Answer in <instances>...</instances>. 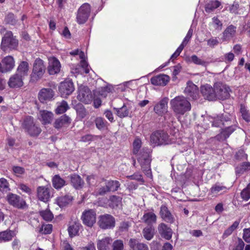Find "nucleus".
Here are the masks:
<instances>
[{
	"label": "nucleus",
	"mask_w": 250,
	"mask_h": 250,
	"mask_svg": "<svg viewBox=\"0 0 250 250\" xmlns=\"http://www.w3.org/2000/svg\"><path fill=\"white\" fill-rule=\"evenodd\" d=\"M240 112L242 114V116L243 118L245 121H246L247 122H249L250 121V115L245 106L243 105H241Z\"/></svg>",
	"instance_id": "nucleus-57"
},
{
	"label": "nucleus",
	"mask_w": 250,
	"mask_h": 250,
	"mask_svg": "<svg viewBox=\"0 0 250 250\" xmlns=\"http://www.w3.org/2000/svg\"><path fill=\"white\" fill-rule=\"evenodd\" d=\"M18 44V41L13 37L11 31H7L2 39L1 48L4 51L15 49Z\"/></svg>",
	"instance_id": "nucleus-4"
},
{
	"label": "nucleus",
	"mask_w": 250,
	"mask_h": 250,
	"mask_svg": "<svg viewBox=\"0 0 250 250\" xmlns=\"http://www.w3.org/2000/svg\"><path fill=\"white\" fill-rule=\"evenodd\" d=\"M105 184L109 192L117 191L120 186V184L118 181L110 180L106 182Z\"/></svg>",
	"instance_id": "nucleus-43"
},
{
	"label": "nucleus",
	"mask_w": 250,
	"mask_h": 250,
	"mask_svg": "<svg viewBox=\"0 0 250 250\" xmlns=\"http://www.w3.org/2000/svg\"><path fill=\"white\" fill-rule=\"evenodd\" d=\"M112 250H123L124 245L123 241L121 240H115L112 244Z\"/></svg>",
	"instance_id": "nucleus-56"
},
{
	"label": "nucleus",
	"mask_w": 250,
	"mask_h": 250,
	"mask_svg": "<svg viewBox=\"0 0 250 250\" xmlns=\"http://www.w3.org/2000/svg\"><path fill=\"white\" fill-rule=\"evenodd\" d=\"M230 115L220 114L214 116H209L208 120L211 123L212 126L217 127H222L232 123Z\"/></svg>",
	"instance_id": "nucleus-5"
},
{
	"label": "nucleus",
	"mask_w": 250,
	"mask_h": 250,
	"mask_svg": "<svg viewBox=\"0 0 250 250\" xmlns=\"http://www.w3.org/2000/svg\"><path fill=\"white\" fill-rule=\"evenodd\" d=\"M168 98L165 97L162 99L159 102L156 104L154 107V112L159 116H162L167 111Z\"/></svg>",
	"instance_id": "nucleus-20"
},
{
	"label": "nucleus",
	"mask_w": 250,
	"mask_h": 250,
	"mask_svg": "<svg viewBox=\"0 0 250 250\" xmlns=\"http://www.w3.org/2000/svg\"><path fill=\"white\" fill-rule=\"evenodd\" d=\"M127 178L130 180H135L138 181H140L143 183L144 182L142 175L139 173H135L133 175L127 176Z\"/></svg>",
	"instance_id": "nucleus-61"
},
{
	"label": "nucleus",
	"mask_w": 250,
	"mask_h": 250,
	"mask_svg": "<svg viewBox=\"0 0 250 250\" xmlns=\"http://www.w3.org/2000/svg\"><path fill=\"white\" fill-rule=\"evenodd\" d=\"M70 181L73 187L76 189L82 188L84 184L83 180L77 174L71 175Z\"/></svg>",
	"instance_id": "nucleus-30"
},
{
	"label": "nucleus",
	"mask_w": 250,
	"mask_h": 250,
	"mask_svg": "<svg viewBox=\"0 0 250 250\" xmlns=\"http://www.w3.org/2000/svg\"><path fill=\"white\" fill-rule=\"evenodd\" d=\"M81 219L84 225L91 227L96 222V212L92 209L85 210L82 214Z\"/></svg>",
	"instance_id": "nucleus-15"
},
{
	"label": "nucleus",
	"mask_w": 250,
	"mask_h": 250,
	"mask_svg": "<svg viewBox=\"0 0 250 250\" xmlns=\"http://www.w3.org/2000/svg\"><path fill=\"white\" fill-rule=\"evenodd\" d=\"M169 143L168 134L163 131L154 132L150 136V143L153 146L167 145Z\"/></svg>",
	"instance_id": "nucleus-3"
},
{
	"label": "nucleus",
	"mask_w": 250,
	"mask_h": 250,
	"mask_svg": "<svg viewBox=\"0 0 250 250\" xmlns=\"http://www.w3.org/2000/svg\"><path fill=\"white\" fill-rule=\"evenodd\" d=\"M4 21L6 23L11 25H15L17 22L14 15L11 13H9L6 15Z\"/></svg>",
	"instance_id": "nucleus-54"
},
{
	"label": "nucleus",
	"mask_w": 250,
	"mask_h": 250,
	"mask_svg": "<svg viewBox=\"0 0 250 250\" xmlns=\"http://www.w3.org/2000/svg\"><path fill=\"white\" fill-rule=\"evenodd\" d=\"M158 230L161 236L167 240L172 237V230L167 225L163 223H160L158 226Z\"/></svg>",
	"instance_id": "nucleus-21"
},
{
	"label": "nucleus",
	"mask_w": 250,
	"mask_h": 250,
	"mask_svg": "<svg viewBox=\"0 0 250 250\" xmlns=\"http://www.w3.org/2000/svg\"><path fill=\"white\" fill-rule=\"evenodd\" d=\"M189 61L197 65H200L203 66H206L208 64V62L202 60L198 58L196 55H193L191 56Z\"/></svg>",
	"instance_id": "nucleus-47"
},
{
	"label": "nucleus",
	"mask_w": 250,
	"mask_h": 250,
	"mask_svg": "<svg viewBox=\"0 0 250 250\" xmlns=\"http://www.w3.org/2000/svg\"><path fill=\"white\" fill-rule=\"evenodd\" d=\"M73 200V197L71 195H65L58 197L56 199V203L58 205L63 208L71 204Z\"/></svg>",
	"instance_id": "nucleus-29"
},
{
	"label": "nucleus",
	"mask_w": 250,
	"mask_h": 250,
	"mask_svg": "<svg viewBox=\"0 0 250 250\" xmlns=\"http://www.w3.org/2000/svg\"><path fill=\"white\" fill-rule=\"evenodd\" d=\"M8 85L11 88H18L23 85V77L18 74H15L11 76L8 81Z\"/></svg>",
	"instance_id": "nucleus-24"
},
{
	"label": "nucleus",
	"mask_w": 250,
	"mask_h": 250,
	"mask_svg": "<svg viewBox=\"0 0 250 250\" xmlns=\"http://www.w3.org/2000/svg\"><path fill=\"white\" fill-rule=\"evenodd\" d=\"M95 123L97 128L101 130L106 127L107 122L102 117H97L95 120Z\"/></svg>",
	"instance_id": "nucleus-51"
},
{
	"label": "nucleus",
	"mask_w": 250,
	"mask_h": 250,
	"mask_svg": "<svg viewBox=\"0 0 250 250\" xmlns=\"http://www.w3.org/2000/svg\"><path fill=\"white\" fill-rule=\"evenodd\" d=\"M115 219L109 214L101 215L98 222L100 227L103 229H110L115 226Z\"/></svg>",
	"instance_id": "nucleus-12"
},
{
	"label": "nucleus",
	"mask_w": 250,
	"mask_h": 250,
	"mask_svg": "<svg viewBox=\"0 0 250 250\" xmlns=\"http://www.w3.org/2000/svg\"><path fill=\"white\" fill-rule=\"evenodd\" d=\"M52 182L53 187L57 189H61L66 184L65 181L59 175H55L53 177Z\"/></svg>",
	"instance_id": "nucleus-38"
},
{
	"label": "nucleus",
	"mask_w": 250,
	"mask_h": 250,
	"mask_svg": "<svg viewBox=\"0 0 250 250\" xmlns=\"http://www.w3.org/2000/svg\"><path fill=\"white\" fill-rule=\"evenodd\" d=\"M141 146V140L139 138L135 139L133 143V153L134 154H137L139 152Z\"/></svg>",
	"instance_id": "nucleus-53"
},
{
	"label": "nucleus",
	"mask_w": 250,
	"mask_h": 250,
	"mask_svg": "<svg viewBox=\"0 0 250 250\" xmlns=\"http://www.w3.org/2000/svg\"><path fill=\"white\" fill-rule=\"evenodd\" d=\"M171 110L178 118L190 111L191 105L188 99L183 96H176L170 101Z\"/></svg>",
	"instance_id": "nucleus-1"
},
{
	"label": "nucleus",
	"mask_w": 250,
	"mask_h": 250,
	"mask_svg": "<svg viewBox=\"0 0 250 250\" xmlns=\"http://www.w3.org/2000/svg\"><path fill=\"white\" fill-rule=\"evenodd\" d=\"M45 71V67L43 61L40 59H37L34 63L32 72L30 75V81L36 82L41 79Z\"/></svg>",
	"instance_id": "nucleus-2"
},
{
	"label": "nucleus",
	"mask_w": 250,
	"mask_h": 250,
	"mask_svg": "<svg viewBox=\"0 0 250 250\" xmlns=\"http://www.w3.org/2000/svg\"><path fill=\"white\" fill-rule=\"evenodd\" d=\"M69 108L67 103L65 101H62L58 105L56 109V112L57 114H62L65 112Z\"/></svg>",
	"instance_id": "nucleus-45"
},
{
	"label": "nucleus",
	"mask_w": 250,
	"mask_h": 250,
	"mask_svg": "<svg viewBox=\"0 0 250 250\" xmlns=\"http://www.w3.org/2000/svg\"><path fill=\"white\" fill-rule=\"evenodd\" d=\"M40 214L46 221H50L53 218V214L48 209L40 211Z\"/></svg>",
	"instance_id": "nucleus-48"
},
{
	"label": "nucleus",
	"mask_w": 250,
	"mask_h": 250,
	"mask_svg": "<svg viewBox=\"0 0 250 250\" xmlns=\"http://www.w3.org/2000/svg\"><path fill=\"white\" fill-rule=\"evenodd\" d=\"M23 127L31 136H37L41 132V129L35 125L33 118L31 116L27 117L24 119Z\"/></svg>",
	"instance_id": "nucleus-10"
},
{
	"label": "nucleus",
	"mask_w": 250,
	"mask_h": 250,
	"mask_svg": "<svg viewBox=\"0 0 250 250\" xmlns=\"http://www.w3.org/2000/svg\"><path fill=\"white\" fill-rule=\"evenodd\" d=\"M229 10L232 14L243 15L244 14L245 9L243 6L239 5L236 2H234L230 6Z\"/></svg>",
	"instance_id": "nucleus-39"
},
{
	"label": "nucleus",
	"mask_w": 250,
	"mask_h": 250,
	"mask_svg": "<svg viewBox=\"0 0 250 250\" xmlns=\"http://www.w3.org/2000/svg\"><path fill=\"white\" fill-rule=\"evenodd\" d=\"M201 92L205 99L208 101L216 100L214 87L209 84H206L201 87Z\"/></svg>",
	"instance_id": "nucleus-18"
},
{
	"label": "nucleus",
	"mask_w": 250,
	"mask_h": 250,
	"mask_svg": "<svg viewBox=\"0 0 250 250\" xmlns=\"http://www.w3.org/2000/svg\"><path fill=\"white\" fill-rule=\"evenodd\" d=\"M221 5L220 1L217 0H211L207 3L205 6V11L210 13L213 12L215 9L220 7Z\"/></svg>",
	"instance_id": "nucleus-37"
},
{
	"label": "nucleus",
	"mask_w": 250,
	"mask_h": 250,
	"mask_svg": "<svg viewBox=\"0 0 250 250\" xmlns=\"http://www.w3.org/2000/svg\"><path fill=\"white\" fill-rule=\"evenodd\" d=\"M236 32V27L233 25L228 26L223 33L224 41H227L233 38Z\"/></svg>",
	"instance_id": "nucleus-33"
},
{
	"label": "nucleus",
	"mask_w": 250,
	"mask_h": 250,
	"mask_svg": "<svg viewBox=\"0 0 250 250\" xmlns=\"http://www.w3.org/2000/svg\"><path fill=\"white\" fill-rule=\"evenodd\" d=\"M169 77L164 74L157 75L150 79L151 83L155 85H165L168 83Z\"/></svg>",
	"instance_id": "nucleus-23"
},
{
	"label": "nucleus",
	"mask_w": 250,
	"mask_h": 250,
	"mask_svg": "<svg viewBox=\"0 0 250 250\" xmlns=\"http://www.w3.org/2000/svg\"><path fill=\"white\" fill-rule=\"evenodd\" d=\"M53 118V114L47 110H41L39 112V119L42 124H50Z\"/></svg>",
	"instance_id": "nucleus-26"
},
{
	"label": "nucleus",
	"mask_w": 250,
	"mask_h": 250,
	"mask_svg": "<svg viewBox=\"0 0 250 250\" xmlns=\"http://www.w3.org/2000/svg\"><path fill=\"white\" fill-rule=\"evenodd\" d=\"M239 222L238 221H235L233 224L227 229L223 234V238H226L228 236L230 235L232 232L238 227Z\"/></svg>",
	"instance_id": "nucleus-46"
},
{
	"label": "nucleus",
	"mask_w": 250,
	"mask_h": 250,
	"mask_svg": "<svg viewBox=\"0 0 250 250\" xmlns=\"http://www.w3.org/2000/svg\"><path fill=\"white\" fill-rule=\"evenodd\" d=\"M130 250H149L147 245L142 243H139L136 239H130L129 241Z\"/></svg>",
	"instance_id": "nucleus-31"
},
{
	"label": "nucleus",
	"mask_w": 250,
	"mask_h": 250,
	"mask_svg": "<svg viewBox=\"0 0 250 250\" xmlns=\"http://www.w3.org/2000/svg\"><path fill=\"white\" fill-rule=\"evenodd\" d=\"M81 226V225L78 221L75 220L71 222L68 228L69 236L72 237L77 235Z\"/></svg>",
	"instance_id": "nucleus-35"
},
{
	"label": "nucleus",
	"mask_w": 250,
	"mask_h": 250,
	"mask_svg": "<svg viewBox=\"0 0 250 250\" xmlns=\"http://www.w3.org/2000/svg\"><path fill=\"white\" fill-rule=\"evenodd\" d=\"M216 100H225L229 97L230 89L229 87L221 82H217L214 84Z\"/></svg>",
	"instance_id": "nucleus-6"
},
{
	"label": "nucleus",
	"mask_w": 250,
	"mask_h": 250,
	"mask_svg": "<svg viewBox=\"0 0 250 250\" xmlns=\"http://www.w3.org/2000/svg\"><path fill=\"white\" fill-rule=\"evenodd\" d=\"M112 239L109 237H106L97 242V248L98 250H109Z\"/></svg>",
	"instance_id": "nucleus-32"
},
{
	"label": "nucleus",
	"mask_w": 250,
	"mask_h": 250,
	"mask_svg": "<svg viewBox=\"0 0 250 250\" xmlns=\"http://www.w3.org/2000/svg\"><path fill=\"white\" fill-rule=\"evenodd\" d=\"M155 229L152 226H148L143 230V235L144 238L147 240H150L154 235Z\"/></svg>",
	"instance_id": "nucleus-41"
},
{
	"label": "nucleus",
	"mask_w": 250,
	"mask_h": 250,
	"mask_svg": "<svg viewBox=\"0 0 250 250\" xmlns=\"http://www.w3.org/2000/svg\"><path fill=\"white\" fill-rule=\"evenodd\" d=\"M13 172L17 175L20 176L24 173V169L21 167L14 166L13 167Z\"/></svg>",
	"instance_id": "nucleus-63"
},
{
	"label": "nucleus",
	"mask_w": 250,
	"mask_h": 250,
	"mask_svg": "<svg viewBox=\"0 0 250 250\" xmlns=\"http://www.w3.org/2000/svg\"><path fill=\"white\" fill-rule=\"evenodd\" d=\"M232 122L229 125L223 126L224 128H222L220 133L216 136L217 140L220 141L225 140L236 130L237 126L234 124V121Z\"/></svg>",
	"instance_id": "nucleus-14"
},
{
	"label": "nucleus",
	"mask_w": 250,
	"mask_h": 250,
	"mask_svg": "<svg viewBox=\"0 0 250 250\" xmlns=\"http://www.w3.org/2000/svg\"><path fill=\"white\" fill-rule=\"evenodd\" d=\"M37 196L38 199L44 202L48 201L50 197L49 189L44 186H40L37 188Z\"/></svg>",
	"instance_id": "nucleus-22"
},
{
	"label": "nucleus",
	"mask_w": 250,
	"mask_h": 250,
	"mask_svg": "<svg viewBox=\"0 0 250 250\" xmlns=\"http://www.w3.org/2000/svg\"><path fill=\"white\" fill-rule=\"evenodd\" d=\"M241 195L245 200H248L250 198V183L242 191Z\"/></svg>",
	"instance_id": "nucleus-55"
},
{
	"label": "nucleus",
	"mask_w": 250,
	"mask_h": 250,
	"mask_svg": "<svg viewBox=\"0 0 250 250\" xmlns=\"http://www.w3.org/2000/svg\"><path fill=\"white\" fill-rule=\"evenodd\" d=\"M226 189V187L220 185L215 184L210 189L211 195H216L220 191Z\"/></svg>",
	"instance_id": "nucleus-49"
},
{
	"label": "nucleus",
	"mask_w": 250,
	"mask_h": 250,
	"mask_svg": "<svg viewBox=\"0 0 250 250\" xmlns=\"http://www.w3.org/2000/svg\"><path fill=\"white\" fill-rule=\"evenodd\" d=\"M121 198L116 196H113L110 198L111 205L114 208L118 207L121 202Z\"/></svg>",
	"instance_id": "nucleus-59"
},
{
	"label": "nucleus",
	"mask_w": 250,
	"mask_h": 250,
	"mask_svg": "<svg viewBox=\"0 0 250 250\" xmlns=\"http://www.w3.org/2000/svg\"><path fill=\"white\" fill-rule=\"evenodd\" d=\"M15 235L12 230H6L0 232V242H6L12 240Z\"/></svg>",
	"instance_id": "nucleus-40"
},
{
	"label": "nucleus",
	"mask_w": 250,
	"mask_h": 250,
	"mask_svg": "<svg viewBox=\"0 0 250 250\" xmlns=\"http://www.w3.org/2000/svg\"><path fill=\"white\" fill-rule=\"evenodd\" d=\"M7 199L10 205L18 208L23 209L26 206L25 201L17 194L10 193L7 195Z\"/></svg>",
	"instance_id": "nucleus-13"
},
{
	"label": "nucleus",
	"mask_w": 250,
	"mask_h": 250,
	"mask_svg": "<svg viewBox=\"0 0 250 250\" xmlns=\"http://www.w3.org/2000/svg\"><path fill=\"white\" fill-rule=\"evenodd\" d=\"M142 220L148 226H152L156 223L157 216L153 212H146L143 216Z\"/></svg>",
	"instance_id": "nucleus-28"
},
{
	"label": "nucleus",
	"mask_w": 250,
	"mask_h": 250,
	"mask_svg": "<svg viewBox=\"0 0 250 250\" xmlns=\"http://www.w3.org/2000/svg\"><path fill=\"white\" fill-rule=\"evenodd\" d=\"M74 85L72 80L66 79L61 83L59 91L62 97H65L70 95L74 90Z\"/></svg>",
	"instance_id": "nucleus-11"
},
{
	"label": "nucleus",
	"mask_w": 250,
	"mask_h": 250,
	"mask_svg": "<svg viewBox=\"0 0 250 250\" xmlns=\"http://www.w3.org/2000/svg\"><path fill=\"white\" fill-rule=\"evenodd\" d=\"M55 92L50 88H43L40 90L38 97L39 101L43 103L46 101H51L53 99Z\"/></svg>",
	"instance_id": "nucleus-17"
},
{
	"label": "nucleus",
	"mask_w": 250,
	"mask_h": 250,
	"mask_svg": "<svg viewBox=\"0 0 250 250\" xmlns=\"http://www.w3.org/2000/svg\"><path fill=\"white\" fill-rule=\"evenodd\" d=\"M193 33V30L191 28H190L188 33L185 38L184 41H183L182 43L181 44H183V46L184 47L185 45H187L188 42H189L190 39L191 38Z\"/></svg>",
	"instance_id": "nucleus-62"
},
{
	"label": "nucleus",
	"mask_w": 250,
	"mask_h": 250,
	"mask_svg": "<svg viewBox=\"0 0 250 250\" xmlns=\"http://www.w3.org/2000/svg\"><path fill=\"white\" fill-rule=\"evenodd\" d=\"M71 122V119L70 117L66 115H63L55 120L54 126L56 128L59 129L62 127L68 126L70 125Z\"/></svg>",
	"instance_id": "nucleus-25"
},
{
	"label": "nucleus",
	"mask_w": 250,
	"mask_h": 250,
	"mask_svg": "<svg viewBox=\"0 0 250 250\" xmlns=\"http://www.w3.org/2000/svg\"><path fill=\"white\" fill-rule=\"evenodd\" d=\"M243 239L246 242L250 243V228L244 230Z\"/></svg>",
	"instance_id": "nucleus-64"
},
{
	"label": "nucleus",
	"mask_w": 250,
	"mask_h": 250,
	"mask_svg": "<svg viewBox=\"0 0 250 250\" xmlns=\"http://www.w3.org/2000/svg\"><path fill=\"white\" fill-rule=\"evenodd\" d=\"M76 110L78 117L81 119L84 118L87 115V111L81 104H79L76 105Z\"/></svg>",
	"instance_id": "nucleus-42"
},
{
	"label": "nucleus",
	"mask_w": 250,
	"mask_h": 250,
	"mask_svg": "<svg viewBox=\"0 0 250 250\" xmlns=\"http://www.w3.org/2000/svg\"><path fill=\"white\" fill-rule=\"evenodd\" d=\"M48 61V71L49 74L54 75L58 73L61 68L60 61L54 57L49 58Z\"/></svg>",
	"instance_id": "nucleus-16"
},
{
	"label": "nucleus",
	"mask_w": 250,
	"mask_h": 250,
	"mask_svg": "<svg viewBox=\"0 0 250 250\" xmlns=\"http://www.w3.org/2000/svg\"><path fill=\"white\" fill-rule=\"evenodd\" d=\"M93 95L89 88L84 85H81L78 88L77 99L85 104H89L93 100Z\"/></svg>",
	"instance_id": "nucleus-7"
},
{
	"label": "nucleus",
	"mask_w": 250,
	"mask_h": 250,
	"mask_svg": "<svg viewBox=\"0 0 250 250\" xmlns=\"http://www.w3.org/2000/svg\"><path fill=\"white\" fill-rule=\"evenodd\" d=\"M111 89L110 86H106L102 87L99 92L100 95L105 98L107 96V94L111 92Z\"/></svg>",
	"instance_id": "nucleus-60"
},
{
	"label": "nucleus",
	"mask_w": 250,
	"mask_h": 250,
	"mask_svg": "<svg viewBox=\"0 0 250 250\" xmlns=\"http://www.w3.org/2000/svg\"><path fill=\"white\" fill-rule=\"evenodd\" d=\"M114 109L116 110L117 115L120 118L126 117L129 114V110L125 104L121 108H114Z\"/></svg>",
	"instance_id": "nucleus-44"
},
{
	"label": "nucleus",
	"mask_w": 250,
	"mask_h": 250,
	"mask_svg": "<svg viewBox=\"0 0 250 250\" xmlns=\"http://www.w3.org/2000/svg\"><path fill=\"white\" fill-rule=\"evenodd\" d=\"M212 24L214 28L216 30H218L219 31L221 30L223 25L222 22L216 17H213L212 19Z\"/></svg>",
	"instance_id": "nucleus-58"
},
{
	"label": "nucleus",
	"mask_w": 250,
	"mask_h": 250,
	"mask_svg": "<svg viewBox=\"0 0 250 250\" xmlns=\"http://www.w3.org/2000/svg\"><path fill=\"white\" fill-rule=\"evenodd\" d=\"M2 63L3 65V70L4 72L10 71L15 66V61L14 58L11 56H8L5 57L2 60Z\"/></svg>",
	"instance_id": "nucleus-34"
},
{
	"label": "nucleus",
	"mask_w": 250,
	"mask_h": 250,
	"mask_svg": "<svg viewBox=\"0 0 250 250\" xmlns=\"http://www.w3.org/2000/svg\"><path fill=\"white\" fill-rule=\"evenodd\" d=\"M138 161L140 163L143 171L148 177H151V171L150 169V162L149 154L148 152H141Z\"/></svg>",
	"instance_id": "nucleus-9"
},
{
	"label": "nucleus",
	"mask_w": 250,
	"mask_h": 250,
	"mask_svg": "<svg viewBox=\"0 0 250 250\" xmlns=\"http://www.w3.org/2000/svg\"><path fill=\"white\" fill-rule=\"evenodd\" d=\"M10 190L7 181L4 178L0 179V191L7 192Z\"/></svg>",
	"instance_id": "nucleus-52"
},
{
	"label": "nucleus",
	"mask_w": 250,
	"mask_h": 250,
	"mask_svg": "<svg viewBox=\"0 0 250 250\" xmlns=\"http://www.w3.org/2000/svg\"><path fill=\"white\" fill-rule=\"evenodd\" d=\"M185 93L192 100H196L199 98V90L197 86L192 82L187 83L185 89Z\"/></svg>",
	"instance_id": "nucleus-19"
},
{
	"label": "nucleus",
	"mask_w": 250,
	"mask_h": 250,
	"mask_svg": "<svg viewBox=\"0 0 250 250\" xmlns=\"http://www.w3.org/2000/svg\"><path fill=\"white\" fill-rule=\"evenodd\" d=\"M91 12V6L87 3L82 4L79 8L77 16V22L80 24L84 23L87 20Z\"/></svg>",
	"instance_id": "nucleus-8"
},
{
	"label": "nucleus",
	"mask_w": 250,
	"mask_h": 250,
	"mask_svg": "<svg viewBox=\"0 0 250 250\" xmlns=\"http://www.w3.org/2000/svg\"><path fill=\"white\" fill-rule=\"evenodd\" d=\"M160 213L162 218L165 221L170 223H172L174 222V218L166 206H161Z\"/></svg>",
	"instance_id": "nucleus-27"
},
{
	"label": "nucleus",
	"mask_w": 250,
	"mask_h": 250,
	"mask_svg": "<svg viewBox=\"0 0 250 250\" xmlns=\"http://www.w3.org/2000/svg\"><path fill=\"white\" fill-rule=\"evenodd\" d=\"M52 230V225L51 224H46L42 225L39 229L38 231L42 234H49Z\"/></svg>",
	"instance_id": "nucleus-50"
},
{
	"label": "nucleus",
	"mask_w": 250,
	"mask_h": 250,
	"mask_svg": "<svg viewBox=\"0 0 250 250\" xmlns=\"http://www.w3.org/2000/svg\"><path fill=\"white\" fill-rule=\"evenodd\" d=\"M29 71V64L27 62L22 61L19 64L17 71V74L22 77L27 76Z\"/></svg>",
	"instance_id": "nucleus-36"
}]
</instances>
